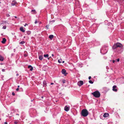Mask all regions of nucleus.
Wrapping results in <instances>:
<instances>
[{"label":"nucleus","instance_id":"nucleus-1","mask_svg":"<svg viewBox=\"0 0 124 124\" xmlns=\"http://www.w3.org/2000/svg\"><path fill=\"white\" fill-rule=\"evenodd\" d=\"M81 114L84 117H86L88 115V112L87 110L86 109H84L82 110Z\"/></svg>","mask_w":124,"mask_h":124},{"label":"nucleus","instance_id":"nucleus-2","mask_svg":"<svg viewBox=\"0 0 124 124\" xmlns=\"http://www.w3.org/2000/svg\"><path fill=\"white\" fill-rule=\"evenodd\" d=\"M91 94L93 95L94 97L97 98L99 97L100 95V93L98 91H96L93 92L91 93Z\"/></svg>","mask_w":124,"mask_h":124},{"label":"nucleus","instance_id":"nucleus-3","mask_svg":"<svg viewBox=\"0 0 124 124\" xmlns=\"http://www.w3.org/2000/svg\"><path fill=\"white\" fill-rule=\"evenodd\" d=\"M123 46L120 43H117L114 45L113 46L112 48L113 49H115L118 47H121Z\"/></svg>","mask_w":124,"mask_h":124},{"label":"nucleus","instance_id":"nucleus-4","mask_svg":"<svg viewBox=\"0 0 124 124\" xmlns=\"http://www.w3.org/2000/svg\"><path fill=\"white\" fill-rule=\"evenodd\" d=\"M83 84V82L82 81H80L78 82L77 83L78 85L79 86L82 85Z\"/></svg>","mask_w":124,"mask_h":124},{"label":"nucleus","instance_id":"nucleus-5","mask_svg":"<svg viewBox=\"0 0 124 124\" xmlns=\"http://www.w3.org/2000/svg\"><path fill=\"white\" fill-rule=\"evenodd\" d=\"M70 109V107L69 106H66L64 108V110L66 111H69Z\"/></svg>","mask_w":124,"mask_h":124},{"label":"nucleus","instance_id":"nucleus-6","mask_svg":"<svg viewBox=\"0 0 124 124\" xmlns=\"http://www.w3.org/2000/svg\"><path fill=\"white\" fill-rule=\"evenodd\" d=\"M66 70L64 69H63L62 70V73L64 75L66 76L68 74L67 73H66Z\"/></svg>","mask_w":124,"mask_h":124},{"label":"nucleus","instance_id":"nucleus-7","mask_svg":"<svg viewBox=\"0 0 124 124\" xmlns=\"http://www.w3.org/2000/svg\"><path fill=\"white\" fill-rule=\"evenodd\" d=\"M116 85H114L113 86V90L115 92H117V89H116Z\"/></svg>","mask_w":124,"mask_h":124},{"label":"nucleus","instance_id":"nucleus-8","mask_svg":"<svg viewBox=\"0 0 124 124\" xmlns=\"http://www.w3.org/2000/svg\"><path fill=\"white\" fill-rule=\"evenodd\" d=\"M109 114L107 113H105L103 115V116L104 117H107L108 116Z\"/></svg>","mask_w":124,"mask_h":124},{"label":"nucleus","instance_id":"nucleus-9","mask_svg":"<svg viewBox=\"0 0 124 124\" xmlns=\"http://www.w3.org/2000/svg\"><path fill=\"white\" fill-rule=\"evenodd\" d=\"M20 30L21 31L23 32H24L25 31V30H24L23 27H20Z\"/></svg>","mask_w":124,"mask_h":124},{"label":"nucleus","instance_id":"nucleus-10","mask_svg":"<svg viewBox=\"0 0 124 124\" xmlns=\"http://www.w3.org/2000/svg\"><path fill=\"white\" fill-rule=\"evenodd\" d=\"M6 41V39L5 38H4L2 39V40L1 41V42L3 43H5Z\"/></svg>","mask_w":124,"mask_h":124},{"label":"nucleus","instance_id":"nucleus-11","mask_svg":"<svg viewBox=\"0 0 124 124\" xmlns=\"http://www.w3.org/2000/svg\"><path fill=\"white\" fill-rule=\"evenodd\" d=\"M43 86L44 87H46V82L45 81H43Z\"/></svg>","mask_w":124,"mask_h":124},{"label":"nucleus","instance_id":"nucleus-12","mask_svg":"<svg viewBox=\"0 0 124 124\" xmlns=\"http://www.w3.org/2000/svg\"><path fill=\"white\" fill-rule=\"evenodd\" d=\"M16 3V2L15 1H13L11 3V5L12 6H14Z\"/></svg>","mask_w":124,"mask_h":124},{"label":"nucleus","instance_id":"nucleus-13","mask_svg":"<svg viewBox=\"0 0 124 124\" xmlns=\"http://www.w3.org/2000/svg\"><path fill=\"white\" fill-rule=\"evenodd\" d=\"M54 35H51L49 36V38L51 39H52L54 37Z\"/></svg>","mask_w":124,"mask_h":124},{"label":"nucleus","instance_id":"nucleus-14","mask_svg":"<svg viewBox=\"0 0 124 124\" xmlns=\"http://www.w3.org/2000/svg\"><path fill=\"white\" fill-rule=\"evenodd\" d=\"M4 58L1 56L0 55V61H3L4 60Z\"/></svg>","mask_w":124,"mask_h":124},{"label":"nucleus","instance_id":"nucleus-15","mask_svg":"<svg viewBox=\"0 0 124 124\" xmlns=\"http://www.w3.org/2000/svg\"><path fill=\"white\" fill-rule=\"evenodd\" d=\"M31 12H33L32 14H36V12L35 10H31Z\"/></svg>","mask_w":124,"mask_h":124},{"label":"nucleus","instance_id":"nucleus-16","mask_svg":"<svg viewBox=\"0 0 124 124\" xmlns=\"http://www.w3.org/2000/svg\"><path fill=\"white\" fill-rule=\"evenodd\" d=\"M43 58V57L42 56H40L39 57V59L40 60H42Z\"/></svg>","mask_w":124,"mask_h":124},{"label":"nucleus","instance_id":"nucleus-17","mask_svg":"<svg viewBox=\"0 0 124 124\" xmlns=\"http://www.w3.org/2000/svg\"><path fill=\"white\" fill-rule=\"evenodd\" d=\"M44 56L45 57H48V54H44Z\"/></svg>","mask_w":124,"mask_h":124},{"label":"nucleus","instance_id":"nucleus-18","mask_svg":"<svg viewBox=\"0 0 124 124\" xmlns=\"http://www.w3.org/2000/svg\"><path fill=\"white\" fill-rule=\"evenodd\" d=\"M62 60L61 59H59L58 61V62H59V63H61L62 62L61 61Z\"/></svg>","mask_w":124,"mask_h":124},{"label":"nucleus","instance_id":"nucleus-19","mask_svg":"<svg viewBox=\"0 0 124 124\" xmlns=\"http://www.w3.org/2000/svg\"><path fill=\"white\" fill-rule=\"evenodd\" d=\"M19 122L15 121L14 122V124H19Z\"/></svg>","mask_w":124,"mask_h":124},{"label":"nucleus","instance_id":"nucleus-20","mask_svg":"<svg viewBox=\"0 0 124 124\" xmlns=\"http://www.w3.org/2000/svg\"><path fill=\"white\" fill-rule=\"evenodd\" d=\"M25 42L24 41H22L21 42H20L19 43L20 44H24V43H25Z\"/></svg>","mask_w":124,"mask_h":124},{"label":"nucleus","instance_id":"nucleus-21","mask_svg":"<svg viewBox=\"0 0 124 124\" xmlns=\"http://www.w3.org/2000/svg\"><path fill=\"white\" fill-rule=\"evenodd\" d=\"M89 82L90 83L92 84L93 83V82L91 80H89Z\"/></svg>","mask_w":124,"mask_h":124},{"label":"nucleus","instance_id":"nucleus-22","mask_svg":"<svg viewBox=\"0 0 124 124\" xmlns=\"http://www.w3.org/2000/svg\"><path fill=\"white\" fill-rule=\"evenodd\" d=\"M6 26H3V28L4 29H5L6 28Z\"/></svg>","mask_w":124,"mask_h":124},{"label":"nucleus","instance_id":"nucleus-23","mask_svg":"<svg viewBox=\"0 0 124 124\" xmlns=\"http://www.w3.org/2000/svg\"><path fill=\"white\" fill-rule=\"evenodd\" d=\"M33 70V68L32 67L30 68V70L31 71L32 70Z\"/></svg>","mask_w":124,"mask_h":124},{"label":"nucleus","instance_id":"nucleus-24","mask_svg":"<svg viewBox=\"0 0 124 124\" xmlns=\"http://www.w3.org/2000/svg\"><path fill=\"white\" fill-rule=\"evenodd\" d=\"M49 26L48 25H47L46 26V27L47 28V29H48V27H49Z\"/></svg>","mask_w":124,"mask_h":124},{"label":"nucleus","instance_id":"nucleus-25","mask_svg":"<svg viewBox=\"0 0 124 124\" xmlns=\"http://www.w3.org/2000/svg\"><path fill=\"white\" fill-rule=\"evenodd\" d=\"M65 80H62V82L63 84H64L65 82Z\"/></svg>","mask_w":124,"mask_h":124},{"label":"nucleus","instance_id":"nucleus-26","mask_svg":"<svg viewBox=\"0 0 124 124\" xmlns=\"http://www.w3.org/2000/svg\"><path fill=\"white\" fill-rule=\"evenodd\" d=\"M32 67L31 66V65H29L28 66V68H30L31 67Z\"/></svg>","mask_w":124,"mask_h":124},{"label":"nucleus","instance_id":"nucleus-27","mask_svg":"<svg viewBox=\"0 0 124 124\" xmlns=\"http://www.w3.org/2000/svg\"><path fill=\"white\" fill-rule=\"evenodd\" d=\"M6 16L7 17H9L10 16V15L9 14H6Z\"/></svg>","mask_w":124,"mask_h":124},{"label":"nucleus","instance_id":"nucleus-28","mask_svg":"<svg viewBox=\"0 0 124 124\" xmlns=\"http://www.w3.org/2000/svg\"><path fill=\"white\" fill-rule=\"evenodd\" d=\"M35 24H36V23H38V22L37 21V20H35Z\"/></svg>","mask_w":124,"mask_h":124},{"label":"nucleus","instance_id":"nucleus-29","mask_svg":"<svg viewBox=\"0 0 124 124\" xmlns=\"http://www.w3.org/2000/svg\"><path fill=\"white\" fill-rule=\"evenodd\" d=\"M12 94L13 95H15V93L14 92H12Z\"/></svg>","mask_w":124,"mask_h":124},{"label":"nucleus","instance_id":"nucleus-30","mask_svg":"<svg viewBox=\"0 0 124 124\" xmlns=\"http://www.w3.org/2000/svg\"><path fill=\"white\" fill-rule=\"evenodd\" d=\"M91 78V76H89L88 78V79L89 80Z\"/></svg>","mask_w":124,"mask_h":124},{"label":"nucleus","instance_id":"nucleus-31","mask_svg":"<svg viewBox=\"0 0 124 124\" xmlns=\"http://www.w3.org/2000/svg\"><path fill=\"white\" fill-rule=\"evenodd\" d=\"M117 62H118L119 61V59H118L117 60Z\"/></svg>","mask_w":124,"mask_h":124},{"label":"nucleus","instance_id":"nucleus-32","mask_svg":"<svg viewBox=\"0 0 124 124\" xmlns=\"http://www.w3.org/2000/svg\"><path fill=\"white\" fill-rule=\"evenodd\" d=\"M2 71H3V72H4L5 71V70L4 69H2Z\"/></svg>","mask_w":124,"mask_h":124},{"label":"nucleus","instance_id":"nucleus-33","mask_svg":"<svg viewBox=\"0 0 124 124\" xmlns=\"http://www.w3.org/2000/svg\"><path fill=\"white\" fill-rule=\"evenodd\" d=\"M19 90V88H17L16 89V90L17 91H18Z\"/></svg>","mask_w":124,"mask_h":124},{"label":"nucleus","instance_id":"nucleus-34","mask_svg":"<svg viewBox=\"0 0 124 124\" xmlns=\"http://www.w3.org/2000/svg\"><path fill=\"white\" fill-rule=\"evenodd\" d=\"M28 25L27 24V23H25L24 25V26H25L26 25Z\"/></svg>","mask_w":124,"mask_h":124},{"label":"nucleus","instance_id":"nucleus-35","mask_svg":"<svg viewBox=\"0 0 124 124\" xmlns=\"http://www.w3.org/2000/svg\"><path fill=\"white\" fill-rule=\"evenodd\" d=\"M112 62L113 63H114L115 62V61L114 60H113Z\"/></svg>","mask_w":124,"mask_h":124},{"label":"nucleus","instance_id":"nucleus-36","mask_svg":"<svg viewBox=\"0 0 124 124\" xmlns=\"http://www.w3.org/2000/svg\"><path fill=\"white\" fill-rule=\"evenodd\" d=\"M5 124H7V122H5L4 123Z\"/></svg>","mask_w":124,"mask_h":124},{"label":"nucleus","instance_id":"nucleus-37","mask_svg":"<svg viewBox=\"0 0 124 124\" xmlns=\"http://www.w3.org/2000/svg\"><path fill=\"white\" fill-rule=\"evenodd\" d=\"M54 84V83H51V85H53Z\"/></svg>","mask_w":124,"mask_h":124},{"label":"nucleus","instance_id":"nucleus-38","mask_svg":"<svg viewBox=\"0 0 124 124\" xmlns=\"http://www.w3.org/2000/svg\"><path fill=\"white\" fill-rule=\"evenodd\" d=\"M52 56H54V54H52Z\"/></svg>","mask_w":124,"mask_h":124},{"label":"nucleus","instance_id":"nucleus-39","mask_svg":"<svg viewBox=\"0 0 124 124\" xmlns=\"http://www.w3.org/2000/svg\"><path fill=\"white\" fill-rule=\"evenodd\" d=\"M64 61H63L62 62V63H64Z\"/></svg>","mask_w":124,"mask_h":124},{"label":"nucleus","instance_id":"nucleus-40","mask_svg":"<svg viewBox=\"0 0 124 124\" xmlns=\"http://www.w3.org/2000/svg\"><path fill=\"white\" fill-rule=\"evenodd\" d=\"M19 87H20L19 86V85H18V88H19Z\"/></svg>","mask_w":124,"mask_h":124},{"label":"nucleus","instance_id":"nucleus-41","mask_svg":"<svg viewBox=\"0 0 124 124\" xmlns=\"http://www.w3.org/2000/svg\"><path fill=\"white\" fill-rule=\"evenodd\" d=\"M15 18H17V17H16V16H15Z\"/></svg>","mask_w":124,"mask_h":124},{"label":"nucleus","instance_id":"nucleus-42","mask_svg":"<svg viewBox=\"0 0 124 124\" xmlns=\"http://www.w3.org/2000/svg\"><path fill=\"white\" fill-rule=\"evenodd\" d=\"M41 23V22H39V23L40 24V23Z\"/></svg>","mask_w":124,"mask_h":124},{"label":"nucleus","instance_id":"nucleus-43","mask_svg":"<svg viewBox=\"0 0 124 124\" xmlns=\"http://www.w3.org/2000/svg\"><path fill=\"white\" fill-rule=\"evenodd\" d=\"M49 58H48V60H49Z\"/></svg>","mask_w":124,"mask_h":124},{"label":"nucleus","instance_id":"nucleus-44","mask_svg":"<svg viewBox=\"0 0 124 124\" xmlns=\"http://www.w3.org/2000/svg\"><path fill=\"white\" fill-rule=\"evenodd\" d=\"M43 98V97H42V98Z\"/></svg>","mask_w":124,"mask_h":124},{"label":"nucleus","instance_id":"nucleus-45","mask_svg":"<svg viewBox=\"0 0 124 124\" xmlns=\"http://www.w3.org/2000/svg\"><path fill=\"white\" fill-rule=\"evenodd\" d=\"M0 120H1V119H0Z\"/></svg>","mask_w":124,"mask_h":124}]
</instances>
